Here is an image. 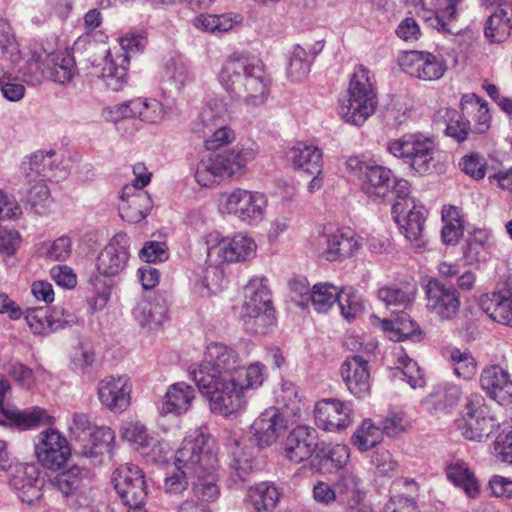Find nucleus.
Here are the masks:
<instances>
[{"instance_id":"51","label":"nucleus","mask_w":512,"mask_h":512,"mask_svg":"<svg viewBox=\"0 0 512 512\" xmlns=\"http://www.w3.org/2000/svg\"><path fill=\"white\" fill-rule=\"evenodd\" d=\"M449 359L458 377L468 380L476 374V361L468 350L454 348L450 352Z\"/></svg>"},{"instance_id":"34","label":"nucleus","mask_w":512,"mask_h":512,"mask_svg":"<svg viewBox=\"0 0 512 512\" xmlns=\"http://www.w3.org/2000/svg\"><path fill=\"white\" fill-rule=\"evenodd\" d=\"M194 398L195 390L192 386L184 382L172 384L163 397L162 413L184 414Z\"/></svg>"},{"instance_id":"37","label":"nucleus","mask_w":512,"mask_h":512,"mask_svg":"<svg viewBox=\"0 0 512 512\" xmlns=\"http://www.w3.org/2000/svg\"><path fill=\"white\" fill-rule=\"evenodd\" d=\"M361 483L360 477L353 472L342 474L335 484L338 502L348 509L359 507L364 498Z\"/></svg>"},{"instance_id":"33","label":"nucleus","mask_w":512,"mask_h":512,"mask_svg":"<svg viewBox=\"0 0 512 512\" xmlns=\"http://www.w3.org/2000/svg\"><path fill=\"white\" fill-rule=\"evenodd\" d=\"M362 182L364 192L368 197L378 199L391 193L394 177L390 169L379 165H370L369 168H366Z\"/></svg>"},{"instance_id":"42","label":"nucleus","mask_w":512,"mask_h":512,"mask_svg":"<svg viewBox=\"0 0 512 512\" xmlns=\"http://www.w3.org/2000/svg\"><path fill=\"white\" fill-rule=\"evenodd\" d=\"M446 474L448 479L454 485L461 487L469 497L473 498L478 494V482L464 461L459 459L452 461L446 468Z\"/></svg>"},{"instance_id":"5","label":"nucleus","mask_w":512,"mask_h":512,"mask_svg":"<svg viewBox=\"0 0 512 512\" xmlns=\"http://www.w3.org/2000/svg\"><path fill=\"white\" fill-rule=\"evenodd\" d=\"M256 156L251 147L236 145L232 149L203 157L198 163L195 179L203 187L218 183L241 172Z\"/></svg>"},{"instance_id":"41","label":"nucleus","mask_w":512,"mask_h":512,"mask_svg":"<svg viewBox=\"0 0 512 512\" xmlns=\"http://www.w3.org/2000/svg\"><path fill=\"white\" fill-rule=\"evenodd\" d=\"M128 56L118 54L115 59H106L102 68L101 78L112 91H120L127 84Z\"/></svg>"},{"instance_id":"26","label":"nucleus","mask_w":512,"mask_h":512,"mask_svg":"<svg viewBox=\"0 0 512 512\" xmlns=\"http://www.w3.org/2000/svg\"><path fill=\"white\" fill-rule=\"evenodd\" d=\"M230 462V480L235 484H241L248 480L253 473L254 458L236 437H230L226 443Z\"/></svg>"},{"instance_id":"13","label":"nucleus","mask_w":512,"mask_h":512,"mask_svg":"<svg viewBox=\"0 0 512 512\" xmlns=\"http://www.w3.org/2000/svg\"><path fill=\"white\" fill-rule=\"evenodd\" d=\"M35 454L43 467L57 470L61 468L71 455L67 439L57 430L48 429L38 435Z\"/></svg>"},{"instance_id":"50","label":"nucleus","mask_w":512,"mask_h":512,"mask_svg":"<svg viewBox=\"0 0 512 512\" xmlns=\"http://www.w3.org/2000/svg\"><path fill=\"white\" fill-rule=\"evenodd\" d=\"M381 440V432L371 420L366 419L362 422L361 426L356 430L352 437L353 444L360 451H368L375 447Z\"/></svg>"},{"instance_id":"58","label":"nucleus","mask_w":512,"mask_h":512,"mask_svg":"<svg viewBox=\"0 0 512 512\" xmlns=\"http://www.w3.org/2000/svg\"><path fill=\"white\" fill-rule=\"evenodd\" d=\"M310 71V60L301 46H295L290 58L288 75L292 80H302Z\"/></svg>"},{"instance_id":"39","label":"nucleus","mask_w":512,"mask_h":512,"mask_svg":"<svg viewBox=\"0 0 512 512\" xmlns=\"http://www.w3.org/2000/svg\"><path fill=\"white\" fill-rule=\"evenodd\" d=\"M280 494L277 488L267 482L250 487L247 493V503L251 512H267L276 507Z\"/></svg>"},{"instance_id":"29","label":"nucleus","mask_w":512,"mask_h":512,"mask_svg":"<svg viewBox=\"0 0 512 512\" xmlns=\"http://www.w3.org/2000/svg\"><path fill=\"white\" fill-rule=\"evenodd\" d=\"M480 307L493 321L512 327V296L509 291L483 295Z\"/></svg>"},{"instance_id":"21","label":"nucleus","mask_w":512,"mask_h":512,"mask_svg":"<svg viewBox=\"0 0 512 512\" xmlns=\"http://www.w3.org/2000/svg\"><path fill=\"white\" fill-rule=\"evenodd\" d=\"M318 447V433L308 426H297L286 437L285 457L293 463H301L313 457Z\"/></svg>"},{"instance_id":"20","label":"nucleus","mask_w":512,"mask_h":512,"mask_svg":"<svg viewBox=\"0 0 512 512\" xmlns=\"http://www.w3.org/2000/svg\"><path fill=\"white\" fill-rule=\"evenodd\" d=\"M10 470L9 486L11 489L21 493L19 498L22 502L34 505L40 499V491L37 486L39 469L33 463H18L8 467Z\"/></svg>"},{"instance_id":"31","label":"nucleus","mask_w":512,"mask_h":512,"mask_svg":"<svg viewBox=\"0 0 512 512\" xmlns=\"http://www.w3.org/2000/svg\"><path fill=\"white\" fill-rule=\"evenodd\" d=\"M392 313L395 314L392 318L381 321V328L390 339L394 341H402L408 338L414 341L421 339L422 332L417 323L404 310L399 312L393 310Z\"/></svg>"},{"instance_id":"45","label":"nucleus","mask_w":512,"mask_h":512,"mask_svg":"<svg viewBox=\"0 0 512 512\" xmlns=\"http://www.w3.org/2000/svg\"><path fill=\"white\" fill-rule=\"evenodd\" d=\"M336 303L341 314L347 320L356 318L362 313L364 308L360 294L353 287L338 289Z\"/></svg>"},{"instance_id":"23","label":"nucleus","mask_w":512,"mask_h":512,"mask_svg":"<svg viewBox=\"0 0 512 512\" xmlns=\"http://www.w3.org/2000/svg\"><path fill=\"white\" fill-rule=\"evenodd\" d=\"M369 359L355 354L347 357L341 366L342 379L355 397L362 398L370 392Z\"/></svg>"},{"instance_id":"36","label":"nucleus","mask_w":512,"mask_h":512,"mask_svg":"<svg viewBox=\"0 0 512 512\" xmlns=\"http://www.w3.org/2000/svg\"><path fill=\"white\" fill-rule=\"evenodd\" d=\"M288 157L296 168L306 173H321L322 152L316 146L297 143L289 150Z\"/></svg>"},{"instance_id":"47","label":"nucleus","mask_w":512,"mask_h":512,"mask_svg":"<svg viewBox=\"0 0 512 512\" xmlns=\"http://www.w3.org/2000/svg\"><path fill=\"white\" fill-rule=\"evenodd\" d=\"M131 106L134 109V117L144 122L155 124L163 119L162 104L156 99H133Z\"/></svg>"},{"instance_id":"18","label":"nucleus","mask_w":512,"mask_h":512,"mask_svg":"<svg viewBox=\"0 0 512 512\" xmlns=\"http://www.w3.org/2000/svg\"><path fill=\"white\" fill-rule=\"evenodd\" d=\"M351 414V404L337 399H322L314 409L316 425L333 432L346 429L352 422Z\"/></svg>"},{"instance_id":"60","label":"nucleus","mask_w":512,"mask_h":512,"mask_svg":"<svg viewBox=\"0 0 512 512\" xmlns=\"http://www.w3.org/2000/svg\"><path fill=\"white\" fill-rule=\"evenodd\" d=\"M121 436L124 440L136 445L139 451L151 438L146 427L139 422H127L121 427Z\"/></svg>"},{"instance_id":"57","label":"nucleus","mask_w":512,"mask_h":512,"mask_svg":"<svg viewBox=\"0 0 512 512\" xmlns=\"http://www.w3.org/2000/svg\"><path fill=\"white\" fill-rule=\"evenodd\" d=\"M0 49L3 56L16 64L21 59V54L11 28L5 20H0Z\"/></svg>"},{"instance_id":"40","label":"nucleus","mask_w":512,"mask_h":512,"mask_svg":"<svg viewBox=\"0 0 512 512\" xmlns=\"http://www.w3.org/2000/svg\"><path fill=\"white\" fill-rule=\"evenodd\" d=\"M218 466V459L215 456V464L212 468H209L199 475H195L194 481L192 482V491L200 502L207 504L214 502L220 495V490L217 485V476L215 470Z\"/></svg>"},{"instance_id":"16","label":"nucleus","mask_w":512,"mask_h":512,"mask_svg":"<svg viewBox=\"0 0 512 512\" xmlns=\"http://www.w3.org/2000/svg\"><path fill=\"white\" fill-rule=\"evenodd\" d=\"M129 248L128 235L123 232L115 234L97 257L96 267L99 274L105 277L119 275L127 265Z\"/></svg>"},{"instance_id":"62","label":"nucleus","mask_w":512,"mask_h":512,"mask_svg":"<svg viewBox=\"0 0 512 512\" xmlns=\"http://www.w3.org/2000/svg\"><path fill=\"white\" fill-rule=\"evenodd\" d=\"M139 452L151 462L163 463L167 459L169 445L165 442H161L156 437L151 436Z\"/></svg>"},{"instance_id":"1","label":"nucleus","mask_w":512,"mask_h":512,"mask_svg":"<svg viewBox=\"0 0 512 512\" xmlns=\"http://www.w3.org/2000/svg\"><path fill=\"white\" fill-rule=\"evenodd\" d=\"M267 376L263 363L256 361L245 367L239 354L221 342L209 343L203 361L191 372L210 410L223 416L243 409L248 391L261 387Z\"/></svg>"},{"instance_id":"11","label":"nucleus","mask_w":512,"mask_h":512,"mask_svg":"<svg viewBox=\"0 0 512 512\" xmlns=\"http://www.w3.org/2000/svg\"><path fill=\"white\" fill-rule=\"evenodd\" d=\"M398 62L406 74L423 81L439 80L447 70L442 58L425 51L405 52Z\"/></svg>"},{"instance_id":"3","label":"nucleus","mask_w":512,"mask_h":512,"mask_svg":"<svg viewBox=\"0 0 512 512\" xmlns=\"http://www.w3.org/2000/svg\"><path fill=\"white\" fill-rule=\"evenodd\" d=\"M175 470L165 480V493L177 495L187 490L195 475L212 468L215 454L208 437L202 431L187 436L175 453Z\"/></svg>"},{"instance_id":"14","label":"nucleus","mask_w":512,"mask_h":512,"mask_svg":"<svg viewBox=\"0 0 512 512\" xmlns=\"http://www.w3.org/2000/svg\"><path fill=\"white\" fill-rule=\"evenodd\" d=\"M426 308L441 320L454 319L460 309L457 290L438 279H430L425 286Z\"/></svg>"},{"instance_id":"56","label":"nucleus","mask_w":512,"mask_h":512,"mask_svg":"<svg viewBox=\"0 0 512 512\" xmlns=\"http://www.w3.org/2000/svg\"><path fill=\"white\" fill-rule=\"evenodd\" d=\"M400 363L402 366L395 369L394 375L405 380L413 389L423 388L425 386V379L418 364L409 358L401 360Z\"/></svg>"},{"instance_id":"43","label":"nucleus","mask_w":512,"mask_h":512,"mask_svg":"<svg viewBox=\"0 0 512 512\" xmlns=\"http://www.w3.org/2000/svg\"><path fill=\"white\" fill-rule=\"evenodd\" d=\"M4 416L12 426L19 430L35 428L40 424L47 423L49 420L46 410L40 407H32L25 410L7 409L4 412Z\"/></svg>"},{"instance_id":"12","label":"nucleus","mask_w":512,"mask_h":512,"mask_svg":"<svg viewBox=\"0 0 512 512\" xmlns=\"http://www.w3.org/2000/svg\"><path fill=\"white\" fill-rule=\"evenodd\" d=\"M20 169L28 181H59L66 174L59 155L53 150L36 151L26 156L21 162Z\"/></svg>"},{"instance_id":"28","label":"nucleus","mask_w":512,"mask_h":512,"mask_svg":"<svg viewBox=\"0 0 512 512\" xmlns=\"http://www.w3.org/2000/svg\"><path fill=\"white\" fill-rule=\"evenodd\" d=\"M114 442L115 434L110 427H95L88 435L87 444H84L78 453L94 464L100 463L101 457L111 456Z\"/></svg>"},{"instance_id":"53","label":"nucleus","mask_w":512,"mask_h":512,"mask_svg":"<svg viewBox=\"0 0 512 512\" xmlns=\"http://www.w3.org/2000/svg\"><path fill=\"white\" fill-rule=\"evenodd\" d=\"M163 78L177 91H181L185 84L191 79L187 65L183 61L174 58L166 62Z\"/></svg>"},{"instance_id":"35","label":"nucleus","mask_w":512,"mask_h":512,"mask_svg":"<svg viewBox=\"0 0 512 512\" xmlns=\"http://www.w3.org/2000/svg\"><path fill=\"white\" fill-rule=\"evenodd\" d=\"M121 199L120 215L131 223L140 222L148 216L152 209V200L144 190L130 192V195L124 196V198L122 194Z\"/></svg>"},{"instance_id":"61","label":"nucleus","mask_w":512,"mask_h":512,"mask_svg":"<svg viewBox=\"0 0 512 512\" xmlns=\"http://www.w3.org/2000/svg\"><path fill=\"white\" fill-rule=\"evenodd\" d=\"M410 427L408 418L399 412L389 413L382 421V432L389 437H397Z\"/></svg>"},{"instance_id":"7","label":"nucleus","mask_w":512,"mask_h":512,"mask_svg":"<svg viewBox=\"0 0 512 512\" xmlns=\"http://www.w3.org/2000/svg\"><path fill=\"white\" fill-rule=\"evenodd\" d=\"M204 242L208 259L215 263L244 262L256 254L255 241L242 233L222 238L219 232L213 231L205 235Z\"/></svg>"},{"instance_id":"8","label":"nucleus","mask_w":512,"mask_h":512,"mask_svg":"<svg viewBox=\"0 0 512 512\" xmlns=\"http://www.w3.org/2000/svg\"><path fill=\"white\" fill-rule=\"evenodd\" d=\"M268 200L264 193L235 188L224 193L220 200L223 213L235 216L244 223H255L264 217Z\"/></svg>"},{"instance_id":"2","label":"nucleus","mask_w":512,"mask_h":512,"mask_svg":"<svg viewBox=\"0 0 512 512\" xmlns=\"http://www.w3.org/2000/svg\"><path fill=\"white\" fill-rule=\"evenodd\" d=\"M219 81L226 92L247 106L265 103L270 92V78L263 62L252 56L234 53L222 65Z\"/></svg>"},{"instance_id":"48","label":"nucleus","mask_w":512,"mask_h":512,"mask_svg":"<svg viewBox=\"0 0 512 512\" xmlns=\"http://www.w3.org/2000/svg\"><path fill=\"white\" fill-rule=\"evenodd\" d=\"M26 323L35 335H46L52 331L49 310L44 307H28L23 311Z\"/></svg>"},{"instance_id":"30","label":"nucleus","mask_w":512,"mask_h":512,"mask_svg":"<svg viewBox=\"0 0 512 512\" xmlns=\"http://www.w3.org/2000/svg\"><path fill=\"white\" fill-rule=\"evenodd\" d=\"M45 67L48 78L61 85L69 83L77 73L75 59L67 50L45 55Z\"/></svg>"},{"instance_id":"52","label":"nucleus","mask_w":512,"mask_h":512,"mask_svg":"<svg viewBox=\"0 0 512 512\" xmlns=\"http://www.w3.org/2000/svg\"><path fill=\"white\" fill-rule=\"evenodd\" d=\"M461 395L462 391L459 386L453 383H445L437 386L434 391L429 394L427 400L441 408L454 407L458 404Z\"/></svg>"},{"instance_id":"24","label":"nucleus","mask_w":512,"mask_h":512,"mask_svg":"<svg viewBox=\"0 0 512 512\" xmlns=\"http://www.w3.org/2000/svg\"><path fill=\"white\" fill-rule=\"evenodd\" d=\"M169 302L165 295L157 293L153 297L143 299L133 310L134 319L145 330L159 328L168 317Z\"/></svg>"},{"instance_id":"15","label":"nucleus","mask_w":512,"mask_h":512,"mask_svg":"<svg viewBox=\"0 0 512 512\" xmlns=\"http://www.w3.org/2000/svg\"><path fill=\"white\" fill-rule=\"evenodd\" d=\"M263 277L251 279L244 288L245 301L242 307V317L259 319L271 323L273 316L270 291Z\"/></svg>"},{"instance_id":"32","label":"nucleus","mask_w":512,"mask_h":512,"mask_svg":"<svg viewBox=\"0 0 512 512\" xmlns=\"http://www.w3.org/2000/svg\"><path fill=\"white\" fill-rule=\"evenodd\" d=\"M461 0H430L434 8L432 16L427 18L430 26L444 34H457L459 29L455 25L457 5Z\"/></svg>"},{"instance_id":"10","label":"nucleus","mask_w":512,"mask_h":512,"mask_svg":"<svg viewBox=\"0 0 512 512\" xmlns=\"http://www.w3.org/2000/svg\"><path fill=\"white\" fill-rule=\"evenodd\" d=\"M497 425L488 406L480 403V399H469L458 427L464 438L481 442L493 432Z\"/></svg>"},{"instance_id":"6","label":"nucleus","mask_w":512,"mask_h":512,"mask_svg":"<svg viewBox=\"0 0 512 512\" xmlns=\"http://www.w3.org/2000/svg\"><path fill=\"white\" fill-rule=\"evenodd\" d=\"M388 151L420 175L429 174L435 164V143L421 134H406L389 141Z\"/></svg>"},{"instance_id":"44","label":"nucleus","mask_w":512,"mask_h":512,"mask_svg":"<svg viewBox=\"0 0 512 512\" xmlns=\"http://www.w3.org/2000/svg\"><path fill=\"white\" fill-rule=\"evenodd\" d=\"M512 28L508 12L501 6L491 14L485 24L484 34L493 43L503 42L510 34Z\"/></svg>"},{"instance_id":"59","label":"nucleus","mask_w":512,"mask_h":512,"mask_svg":"<svg viewBox=\"0 0 512 512\" xmlns=\"http://www.w3.org/2000/svg\"><path fill=\"white\" fill-rule=\"evenodd\" d=\"M378 297L388 308L403 307L405 309L411 303L410 294L396 286L379 289Z\"/></svg>"},{"instance_id":"46","label":"nucleus","mask_w":512,"mask_h":512,"mask_svg":"<svg viewBox=\"0 0 512 512\" xmlns=\"http://www.w3.org/2000/svg\"><path fill=\"white\" fill-rule=\"evenodd\" d=\"M338 288L328 283L315 284L309 301L318 313H327L336 303Z\"/></svg>"},{"instance_id":"49","label":"nucleus","mask_w":512,"mask_h":512,"mask_svg":"<svg viewBox=\"0 0 512 512\" xmlns=\"http://www.w3.org/2000/svg\"><path fill=\"white\" fill-rule=\"evenodd\" d=\"M43 66H45V60L42 59V55L33 52L21 70L22 81L31 86L41 84L45 78H48L47 68Z\"/></svg>"},{"instance_id":"25","label":"nucleus","mask_w":512,"mask_h":512,"mask_svg":"<svg viewBox=\"0 0 512 512\" xmlns=\"http://www.w3.org/2000/svg\"><path fill=\"white\" fill-rule=\"evenodd\" d=\"M52 484L66 498H78L84 496L91 484V474L86 468L72 466L58 473L52 480Z\"/></svg>"},{"instance_id":"19","label":"nucleus","mask_w":512,"mask_h":512,"mask_svg":"<svg viewBox=\"0 0 512 512\" xmlns=\"http://www.w3.org/2000/svg\"><path fill=\"white\" fill-rule=\"evenodd\" d=\"M287 418L278 408L270 407L256 418L251 433L260 448L271 446L287 429Z\"/></svg>"},{"instance_id":"9","label":"nucleus","mask_w":512,"mask_h":512,"mask_svg":"<svg viewBox=\"0 0 512 512\" xmlns=\"http://www.w3.org/2000/svg\"><path fill=\"white\" fill-rule=\"evenodd\" d=\"M392 215L401 234L410 242L411 248L418 253L423 252L427 246L423 232L427 217L424 206L416 201H396L392 206Z\"/></svg>"},{"instance_id":"22","label":"nucleus","mask_w":512,"mask_h":512,"mask_svg":"<svg viewBox=\"0 0 512 512\" xmlns=\"http://www.w3.org/2000/svg\"><path fill=\"white\" fill-rule=\"evenodd\" d=\"M480 385L488 397L502 406L512 404V379L499 365L485 367L480 375Z\"/></svg>"},{"instance_id":"63","label":"nucleus","mask_w":512,"mask_h":512,"mask_svg":"<svg viewBox=\"0 0 512 512\" xmlns=\"http://www.w3.org/2000/svg\"><path fill=\"white\" fill-rule=\"evenodd\" d=\"M71 252V239L67 236H61L49 245L44 256L52 261H65L70 257Z\"/></svg>"},{"instance_id":"64","label":"nucleus","mask_w":512,"mask_h":512,"mask_svg":"<svg viewBox=\"0 0 512 512\" xmlns=\"http://www.w3.org/2000/svg\"><path fill=\"white\" fill-rule=\"evenodd\" d=\"M211 132V135L207 136L204 141L206 150L220 149L235 139L234 131L227 126H220Z\"/></svg>"},{"instance_id":"38","label":"nucleus","mask_w":512,"mask_h":512,"mask_svg":"<svg viewBox=\"0 0 512 512\" xmlns=\"http://www.w3.org/2000/svg\"><path fill=\"white\" fill-rule=\"evenodd\" d=\"M461 111L467 115H472L473 132L481 134L490 128L491 115L487 103L475 94H467L462 97Z\"/></svg>"},{"instance_id":"17","label":"nucleus","mask_w":512,"mask_h":512,"mask_svg":"<svg viewBox=\"0 0 512 512\" xmlns=\"http://www.w3.org/2000/svg\"><path fill=\"white\" fill-rule=\"evenodd\" d=\"M132 385L126 375L106 377L98 383V399L112 412H123L131 401Z\"/></svg>"},{"instance_id":"27","label":"nucleus","mask_w":512,"mask_h":512,"mask_svg":"<svg viewBox=\"0 0 512 512\" xmlns=\"http://www.w3.org/2000/svg\"><path fill=\"white\" fill-rule=\"evenodd\" d=\"M350 457V450L344 444H318L312 458V465L319 472L332 473L343 468Z\"/></svg>"},{"instance_id":"54","label":"nucleus","mask_w":512,"mask_h":512,"mask_svg":"<svg viewBox=\"0 0 512 512\" xmlns=\"http://www.w3.org/2000/svg\"><path fill=\"white\" fill-rule=\"evenodd\" d=\"M466 113H459L455 110H447L446 134L457 142L467 139L469 132L472 131L470 121L465 117Z\"/></svg>"},{"instance_id":"55","label":"nucleus","mask_w":512,"mask_h":512,"mask_svg":"<svg viewBox=\"0 0 512 512\" xmlns=\"http://www.w3.org/2000/svg\"><path fill=\"white\" fill-rule=\"evenodd\" d=\"M34 181L35 184L29 189L26 200L27 203L35 210L38 214H44L46 209L49 207L52 202L50 198V192L46 185L47 180H31Z\"/></svg>"},{"instance_id":"4","label":"nucleus","mask_w":512,"mask_h":512,"mask_svg":"<svg viewBox=\"0 0 512 512\" xmlns=\"http://www.w3.org/2000/svg\"><path fill=\"white\" fill-rule=\"evenodd\" d=\"M376 106L374 76L368 68L358 65L346 95L339 101L338 113L345 122L360 126L374 114Z\"/></svg>"}]
</instances>
